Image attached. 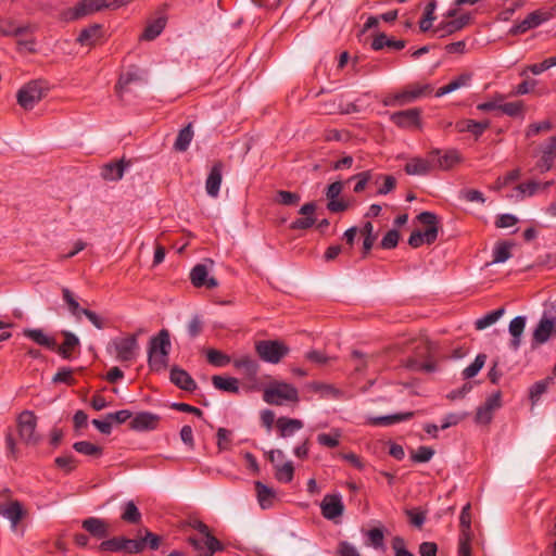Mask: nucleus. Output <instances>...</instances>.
Segmentation results:
<instances>
[{"instance_id": "nucleus-8", "label": "nucleus", "mask_w": 556, "mask_h": 556, "mask_svg": "<svg viewBox=\"0 0 556 556\" xmlns=\"http://www.w3.org/2000/svg\"><path fill=\"white\" fill-rule=\"evenodd\" d=\"M20 439L26 445H37L41 437L37 433V416L31 410H23L16 420Z\"/></svg>"}, {"instance_id": "nucleus-34", "label": "nucleus", "mask_w": 556, "mask_h": 556, "mask_svg": "<svg viewBox=\"0 0 556 556\" xmlns=\"http://www.w3.org/2000/svg\"><path fill=\"white\" fill-rule=\"evenodd\" d=\"M472 79L471 73H463L459 76L452 79L447 85L439 88L435 92V97H443L447 93H451L459 88L466 87L470 84Z\"/></svg>"}, {"instance_id": "nucleus-3", "label": "nucleus", "mask_w": 556, "mask_h": 556, "mask_svg": "<svg viewBox=\"0 0 556 556\" xmlns=\"http://www.w3.org/2000/svg\"><path fill=\"white\" fill-rule=\"evenodd\" d=\"M417 219L427 226V228L421 231V230H414L409 238H408V244L412 247V248H419L420 245L422 244H431L433 243L437 238H438V233H439V220H438V216L434 214V213H431V212H421L418 216H417Z\"/></svg>"}, {"instance_id": "nucleus-25", "label": "nucleus", "mask_w": 556, "mask_h": 556, "mask_svg": "<svg viewBox=\"0 0 556 556\" xmlns=\"http://www.w3.org/2000/svg\"><path fill=\"white\" fill-rule=\"evenodd\" d=\"M83 528L97 539H104L109 535V525L105 520L90 517L83 521Z\"/></svg>"}, {"instance_id": "nucleus-47", "label": "nucleus", "mask_w": 556, "mask_h": 556, "mask_svg": "<svg viewBox=\"0 0 556 556\" xmlns=\"http://www.w3.org/2000/svg\"><path fill=\"white\" fill-rule=\"evenodd\" d=\"M435 9H437L435 0H431L426 4L424 16L419 22V28L421 31L425 33L431 28L432 23L435 20V15H434Z\"/></svg>"}, {"instance_id": "nucleus-24", "label": "nucleus", "mask_w": 556, "mask_h": 556, "mask_svg": "<svg viewBox=\"0 0 556 556\" xmlns=\"http://www.w3.org/2000/svg\"><path fill=\"white\" fill-rule=\"evenodd\" d=\"M223 168L224 166L222 162H216L212 166L208 176L205 180L206 193L212 198H217L219 194V189L223 179Z\"/></svg>"}, {"instance_id": "nucleus-20", "label": "nucleus", "mask_w": 556, "mask_h": 556, "mask_svg": "<svg viewBox=\"0 0 556 556\" xmlns=\"http://www.w3.org/2000/svg\"><path fill=\"white\" fill-rule=\"evenodd\" d=\"M430 354V345L428 343H422L417 348L416 356L409 358L407 361L406 366L412 370L417 371H433L434 364L430 361H420L419 357H428Z\"/></svg>"}, {"instance_id": "nucleus-44", "label": "nucleus", "mask_w": 556, "mask_h": 556, "mask_svg": "<svg viewBox=\"0 0 556 556\" xmlns=\"http://www.w3.org/2000/svg\"><path fill=\"white\" fill-rule=\"evenodd\" d=\"M121 518L127 523L137 525L141 521V513L132 501H128L123 507Z\"/></svg>"}, {"instance_id": "nucleus-37", "label": "nucleus", "mask_w": 556, "mask_h": 556, "mask_svg": "<svg viewBox=\"0 0 556 556\" xmlns=\"http://www.w3.org/2000/svg\"><path fill=\"white\" fill-rule=\"evenodd\" d=\"M101 37V25L93 24L81 29L77 37V41L81 46H93Z\"/></svg>"}, {"instance_id": "nucleus-40", "label": "nucleus", "mask_w": 556, "mask_h": 556, "mask_svg": "<svg viewBox=\"0 0 556 556\" xmlns=\"http://www.w3.org/2000/svg\"><path fill=\"white\" fill-rule=\"evenodd\" d=\"M193 138L192 125L188 124L180 129L174 143V149L179 152H185L190 146Z\"/></svg>"}, {"instance_id": "nucleus-12", "label": "nucleus", "mask_w": 556, "mask_h": 556, "mask_svg": "<svg viewBox=\"0 0 556 556\" xmlns=\"http://www.w3.org/2000/svg\"><path fill=\"white\" fill-rule=\"evenodd\" d=\"M324 518L334 520L343 515L344 504L340 494H326L320 503Z\"/></svg>"}, {"instance_id": "nucleus-54", "label": "nucleus", "mask_w": 556, "mask_h": 556, "mask_svg": "<svg viewBox=\"0 0 556 556\" xmlns=\"http://www.w3.org/2000/svg\"><path fill=\"white\" fill-rule=\"evenodd\" d=\"M98 549L105 553L124 552L123 538H113L102 541L99 544Z\"/></svg>"}, {"instance_id": "nucleus-21", "label": "nucleus", "mask_w": 556, "mask_h": 556, "mask_svg": "<svg viewBox=\"0 0 556 556\" xmlns=\"http://www.w3.org/2000/svg\"><path fill=\"white\" fill-rule=\"evenodd\" d=\"M433 166L443 170H448L462 161L460 154L456 150H448L443 155H440L439 150H433L430 153Z\"/></svg>"}, {"instance_id": "nucleus-19", "label": "nucleus", "mask_w": 556, "mask_h": 556, "mask_svg": "<svg viewBox=\"0 0 556 556\" xmlns=\"http://www.w3.org/2000/svg\"><path fill=\"white\" fill-rule=\"evenodd\" d=\"M236 369L241 371L249 381L255 382L260 370V364L250 355H241L232 361Z\"/></svg>"}, {"instance_id": "nucleus-11", "label": "nucleus", "mask_w": 556, "mask_h": 556, "mask_svg": "<svg viewBox=\"0 0 556 556\" xmlns=\"http://www.w3.org/2000/svg\"><path fill=\"white\" fill-rule=\"evenodd\" d=\"M551 13L542 12V11H533L530 14L526 16L525 20L521 22L515 24L510 29L508 30V34L511 36H517L520 34H525L528 30L535 28L540 26L542 23L549 20Z\"/></svg>"}, {"instance_id": "nucleus-53", "label": "nucleus", "mask_w": 556, "mask_h": 556, "mask_svg": "<svg viewBox=\"0 0 556 556\" xmlns=\"http://www.w3.org/2000/svg\"><path fill=\"white\" fill-rule=\"evenodd\" d=\"M368 542L366 543L369 546H372L376 549L384 548V534L383 531L379 528L370 529L366 532Z\"/></svg>"}, {"instance_id": "nucleus-62", "label": "nucleus", "mask_w": 556, "mask_h": 556, "mask_svg": "<svg viewBox=\"0 0 556 556\" xmlns=\"http://www.w3.org/2000/svg\"><path fill=\"white\" fill-rule=\"evenodd\" d=\"M519 177H520V169L519 168L513 169L509 173H507L505 176L498 177L496 179V181L494 182L493 189L501 190L504 187H506L507 185H509L510 182L519 179Z\"/></svg>"}, {"instance_id": "nucleus-56", "label": "nucleus", "mask_w": 556, "mask_h": 556, "mask_svg": "<svg viewBox=\"0 0 556 556\" xmlns=\"http://www.w3.org/2000/svg\"><path fill=\"white\" fill-rule=\"evenodd\" d=\"M414 416L413 412L404 413V414H394L389 416H382L374 419L375 425L389 426L394 422L408 420Z\"/></svg>"}, {"instance_id": "nucleus-48", "label": "nucleus", "mask_w": 556, "mask_h": 556, "mask_svg": "<svg viewBox=\"0 0 556 556\" xmlns=\"http://www.w3.org/2000/svg\"><path fill=\"white\" fill-rule=\"evenodd\" d=\"M511 248H513V243H510V242H506V241L498 242L494 247V250H493V261H492V264L504 263L508 258H510V256H511V253H510Z\"/></svg>"}, {"instance_id": "nucleus-51", "label": "nucleus", "mask_w": 556, "mask_h": 556, "mask_svg": "<svg viewBox=\"0 0 556 556\" xmlns=\"http://www.w3.org/2000/svg\"><path fill=\"white\" fill-rule=\"evenodd\" d=\"M500 111L510 117L523 116L525 106L522 101L501 102Z\"/></svg>"}, {"instance_id": "nucleus-27", "label": "nucleus", "mask_w": 556, "mask_h": 556, "mask_svg": "<svg viewBox=\"0 0 556 556\" xmlns=\"http://www.w3.org/2000/svg\"><path fill=\"white\" fill-rule=\"evenodd\" d=\"M490 127L489 121L476 122L473 119H462L455 124L458 132H470L479 138Z\"/></svg>"}, {"instance_id": "nucleus-10", "label": "nucleus", "mask_w": 556, "mask_h": 556, "mask_svg": "<svg viewBox=\"0 0 556 556\" xmlns=\"http://www.w3.org/2000/svg\"><path fill=\"white\" fill-rule=\"evenodd\" d=\"M43 89L39 81H30L17 92V103L25 110H31L42 98Z\"/></svg>"}, {"instance_id": "nucleus-15", "label": "nucleus", "mask_w": 556, "mask_h": 556, "mask_svg": "<svg viewBox=\"0 0 556 556\" xmlns=\"http://www.w3.org/2000/svg\"><path fill=\"white\" fill-rule=\"evenodd\" d=\"M556 159V137H551L542 148L541 159L535 164L533 170L539 173H546L554 166Z\"/></svg>"}, {"instance_id": "nucleus-6", "label": "nucleus", "mask_w": 556, "mask_h": 556, "mask_svg": "<svg viewBox=\"0 0 556 556\" xmlns=\"http://www.w3.org/2000/svg\"><path fill=\"white\" fill-rule=\"evenodd\" d=\"M108 350L114 354L118 362L135 361L139 350L137 334L132 333L113 339Z\"/></svg>"}, {"instance_id": "nucleus-14", "label": "nucleus", "mask_w": 556, "mask_h": 556, "mask_svg": "<svg viewBox=\"0 0 556 556\" xmlns=\"http://www.w3.org/2000/svg\"><path fill=\"white\" fill-rule=\"evenodd\" d=\"M502 405L501 392H495L486 399L483 405L478 407L476 422L486 425L493 418V413Z\"/></svg>"}, {"instance_id": "nucleus-43", "label": "nucleus", "mask_w": 556, "mask_h": 556, "mask_svg": "<svg viewBox=\"0 0 556 556\" xmlns=\"http://www.w3.org/2000/svg\"><path fill=\"white\" fill-rule=\"evenodd\" d=\"M63 336L64 342L59 346L58 352L62 357L68 358L72 351L79 345V339L70 331H63Z\"/></svg>"}, {"instance_id": "nucleus-28", "label": "nucleus", "mask_w": 556, "mask_h": 556, "mask_svg": "<svg viewBox=\"0 0 556 556\" xmlns=\"http://www.w3.org/2000/svg\"><path fill=\"white\" fill-rule=\"evenodd\" d=\"M527 318L525 316H517L510 320L508 331L511 336L510 348L517 351L521 344V337L526 328Z\"/></svg>"}, {"instance_id": "nucleus-63", "label": "nucleus", "mask_w": 556, "mask_h": 556, "mask_svg": "<svg viewBox=\"0 0 556 556\" xmlns=\"http://www.w3.org/2000/svg\"><path fill=\"white\" fill-rule=\"evenodd\" d=\"M62 293H63V300L68 305L70 312L75 316H78L79 314H81L83 308H80L79 303L75 300L74 294L71 292V290L67 288H64L62 290Z\"/></svg>"}, {"instance_id": "nucleus-42", "label": "nucleus", "mask_w": 556, "mask_h": 556, "mask_svg": "<svg viewBox=\"0 0 556 556\" xmlns=\"http://www.w3.org/2000/svg\"><path fill=\"white\" fill-rule=\"evenodd\" d=\"M311 389L319 393L323 399H340L342 396L339 389L328 383L314 382L311 384Z\"/></svg>"}, {"instance_id": "nucleus-38", "label": "nucleus", "mask_w": 556, "mask_h": 556, "mask_svg": "<svg viewBox=\"0 0 556 556\" xmlns=\"http://www.w3.org/2000/svg\"><path fill=\"white\" fill-rule=\"evenodd\" d=\"M384 47L402 50L405 47V41L391 39L386 34L377 35L371 42V48L374 50H381Z\"/></svg>"}, {"instance_id": "nucleus-45", "label": "nucleus", "mask_w": 556, "mask_h": 556, "mask_svg": "<svg viewBox=\"0 0 556 556\" xmlns=\"http://www.w3.org/2000/svg\"><path fill=\"white\" fill-rule=\"evenodd\" d=\"M73 448L80 454L92 456V457H100L103 453V450L101 446L93 444L89 441H78L75 442L73 445Z\"/></svg>"}, {"instance_id": "nucleus-49", "label": "nucleus", "mask_w": 556, "mask_h": 556, "mask_svg": "<svg viewBox=\"0 0 556 556\" xmlns=\"http://www.w3.org/2000/svg\"><path fill=\"white\" fill-rule=\"evenodd\" d=\"M375 184L379 185L377 193L384 195L394 190L396 186V179L391 175H378L375 178Z\"/></svg>"}, {"instance_id": "nucleus-55", "label": "nucleus", "mask_w": 556, "mask_h": 556, "mask_svg": "<svg viewBox=\"0 0 556 556\" xmlns=\"http://www.w3.org/2000/svg\"><path fill=\"white\" fill-rule=\"evenodd\" d=\"M485 359L486 356L484 354L477 355L475 361L463 370V377L465 379L473 378L483 367Z\"/></svg>"}, {"instance_id": "nucleus-23", "label": "nucleus", "mask_w": 556, "mask_h": 556, "mask_svg": "<svg viewBox=\"0 0 556 556\" xmlns=\"http://www.w3.org/2000/svg\"><path fill=\"white\" fill-rule=\"evenodd\" d=\"M35 29L36 26L33 24L17 26L11 18L0 20V36L3 37H18L25 34H31Z\"/></svg>"}, {"instance_id": "nucleus-58", "label": "nucleus", "mask_w": 556, "mask_h": 556, "mask_svg": "<svg viewBox=\"0 0 556 556\" xmlns=\"http://www.w3.org/2000/svg\"><path fill=\"white\" fill-rule=\"evenodd\" d=\"M506 96L503 93H495L490 100L479 103L477 110L482 112H490L500 110L501 102L505 101Z\"/></svg>"}, {"instance_id": "nucleus-36", "label": "nucleus", "mask_w": 556, "mask_h": 556, "mask_svg": "<svg viewBox=\"0 0 556 556\" xmlns=\"http://www.w3.org/2000/svg\"><path fill=\"white\" fill-rule=\"evenodd\" d=\"M212 383L215 389L229 392L239 393V380L235 377L213 376Z\"/></svg>"}, {"instance_id": "nucleus-26", "label": "nucleus", "mask_w": 556, "mask_h": 556, "mask_svg": "<svg viewBox=\"0 0 556 556\" xmlns=\"http://www.w3.org/2000/svg\"><path fill=\"white\" fill-rule=\"evenodd\" d=\"M432 168H433L432 160L422 159V157H413L406 163L404 170L407 175L424 176V175L429 174Z\"/></svg>"}, {"instance_id": "nucleus-16", "label": "nucleus", "mask_w": 556, "mask_h": 556, "mask_svg": "<svg viewBox=\"0 0 556 556\" xmlns=\"http://www.w3.org/2000/svg\"><path fill=\"white\" fill-rule=\"evenodd\" d=\"M0 515L10 521L11 529L14 531L20 521L26 516V510L21 502L10 501L0 505Z\"/></svg>"}, {"instance_id": "nucleus-22", "label": "nucleus", "mask_w": 556, "mask_h": 556, "mask_svg": "<svg viewBox=\"0 0 556 556\" xmlns=\"http://www.w3.org/2000/svg\"><path fill=\"white\" fill-rule=\"evenodd\" d=\"M190 280L197 288L206 287L208 289H214L218 286V282L214 277L208 278V270L203 264H198L191 269Z\"/></svg>"}, {"instance_id": "nucleus-52", "label": "nucleus", "mask_w": 556, "mask_h": 556, "mask_svg": "<svg viewBox=\"0 0 556 556\" xmlns=\"http://www.w3.org/2000/svg\"><path fill=\"white\" fill-rule=\"evenodd\" d=\"M206 358L210 364L216 367H224L231 362V358L227 354L215 349L206 351Z\"/></svg>"}, {"instance_id": "nucleus-13", "label": "nucleus", "mask_w": 556, "mask_h": 556, "mask_svg": "<svg viewBox=\"0 0 556 556\" xmlns=\"http://www.w3.org/2000/svg\"><path fill=\"white\" fill-rule=\"evenodd\" d=\"M421 111L417 108L392 113L390 119L399 127L412 129L420 128Z\"/></svg>"}, {"instance_id": "nucleus-57", "label": "nucleus", "mask_w": 556, "mask_h": 556, "mask_svg": "<svg viewBox=\"0 0 556 556\" xmlns=\"http://www.w3.org/2000/svg\"><path fill=\"white\" fill-rule=\"evenodd\" d=\"M459 533H472L471 530V506L470 504H466L459 516Z\"/></svg>"}, {"instance_id": "nucleus-46", "label": "nucleus", "mask_w": 556, "mask_h": 556, "mask_svg": "<svg viewBox=\"0 0 556 556\" xmlns=\"http://www.w3.org/2000/svg\"><path fill=\"white\" fill-rule=\"evenodd\" d=\"M505 313L504 307H500L484 315L483 317L476 320L475 326L477 330H483L493 324H495Z\"/></svg>"}, {"instance_id": "nucleus-7", "label": "nucleus", "mask_w": 556, "mask_h": 556, "mask_svg": "<svg viewBox=\"0 0 556 556\" xmlns=\"http://www.w3.org/2000/svg\"><path fill=\"white\" fill-rule=\"evenodd\" d=\"M433 91L430 84H412L404 90L384 99V105H405L417 99L429 96Z\"/></svg>"}, {"instance_id": "nucleus-2", "label": "nucleus", "mask_w": 556, "mask_h": 556, "mask_svg": "<svg viewBox=\"0 0 556 556\" xmlns=\"http://www.w3.org/2000/svg\"><path fill=\"white\" fill-rule=\"evenodd\" d=\"M556 334V301H548L544 304L543 314L533 329L531 348L546 343L553 336Z\"/></svg>"}, {"instance_id": "nucleus-60", "label": "nucleus", "mask_w": 556, "mask_h": 556, "mask_svg": "<svg viewBox=\"0 0 556 556\" xmlns=\"http://www.w3.org/2000/svg\"><path fill=\"white\" fill-rule=\"evenodd\" d=\"M473 533H459L458 556H471V541Z\"/></svg>"}, {"instance_id": "nucleus-41", "label": "nucleus", "mask_w": 556, "mask_h": 556, "mask_svg": "<svg viewBox=\"0 0 556 556\" xmlns=\"http://www.w3.org/2000/svg\"><path fill=\"white\" fill-rule=\"evenodd\" d=\"M275 477L279 482L289 483L293 479L294 467L292 462L287 460L281 464H275Z\"/></svg>"}, {"instance_id": "nucleus-30", "label": "nucleus", "mask_w": 556, "mask_h": 556, "mask_svg": "<svg viewBox=\"0 0 556 556\" xmlns=\"http://www.w3.org/2000/svg\"><path fill=\"white\" fill-rule=\"evenodd\" d=\"M470 22V16L468 14L462 15L458 18L447 21V22H441L437 28L434 29L435 33H441V36L444 35H451L455 31H458L463 29L465 26H467Z\"/></svg>"}, {"instance_id": "nucleus-39", "label": "nucleus", "mask_w": 556, "mask_h": 556, "mask_svg": "<svg viewBox=\"0 0 556 556\" xmlns=\"http://www.w3.org/2000/svg\"><path fill=\"white\" fill-rule=\"evenodd\" d=\"M125 167L124 161L105 164L102 168V177L105 180H119L124 175Z\"/></svg>"}, {"instance_id": "nucleus-31", "label": "nucleus", "mask_w": 556, "mask_h": 556, "mask_svg": "<svg viewBox=\"0 0 556 556\" xmlns=\"http://www.w3.org/2000/svg\"><path fill=\"white\" fill-rule=\"evenodd\" d=\"M167 23V17L165 15H161L155 20L148 23L143 33L140 36L141 40L151 41L159 37L164 30Z\"/></svg>"}, {"instance_id": "nucleus-64", "label": "nucleus", "mask_w": 556, "mask_h": 556, "mask_svg": "<svg viewBox=\"0 0 556 556\" xmlns=\"http://www.w3.org/2000/svg\"><path fill=\"white\" fill-rule=\"evenodd\" d=\"M392 548L394 551V556H414L407 548L403 538L395 536L392 540Z\"/></svg>"}, {"instance_id": "nucleus-5", "label": "nucleus", "mask_w": 556, "mask_h": 556, "mask_svg": "<svg viewBox=\"0 0 556 556\" xmlns=\"http://www.w3.org/2000/svg\"><path fill=\"white\" fill-rule=\"evenodd\" d=\"M104 9H113L112 0H80L74 7L65 9L61 18L72 22Z\"/></svg>"}, {"instance_id": "nucleus-61", "label": "nucleus", "mask_w": 556, "mask_h": 556, "mask_svg": "<svg viewBox=\"0 0 556 556\" xmlns=\"http://www.w3.org/2000/svg\"><path fill=\"white\" fill-rule=\"evenodd\" d=\"M216 435L219 452L229 450L232 432L226 428H218Z\"/></svg>"}, {"instance_id": "nucleus-9", "label": "nucleus", "mask_w": 556, "mask_h": 556, "mask_svg": "<svg viewBox=\"0 0 556 556\" xmlns=\"http://www.w3.org/2000/svg\"><path fill=\"white\" fill-rule=\"evenodd\" d=\"M255 351L264 362L277 364L289 353V348L277 340H263L256 342Z\"/></svg>"}, {"instance_id": "nucleus-4", "label": "nucleus", "mask_w": 556, "mask_h": 556, "mask_svg": "<svg viewBox=\"0 0 556 556\" xmlns=\"http://www.w3.org/2000/svg\"><path fill=\"white\" fill-rule=\"evenodd\" d=\"M263 400L269 405L281 406L289 402L298 403V389L287 382L274 381L269 383L263 392Z\"/></svg>"}, {"instance_id": "nucleus-18", "label": "nucleus", "mask_w": 556, "mask_h": 556, "mask_svg": "<svg viewBox=\"0 0 556 556\" xmlns=\"http://www.w3.org/2000/svg\"><path fill=\"white\" fill-rule=\"evenodd\" d=\"M315 212L316 204L314 202L305 203L299 211V214L303 215V217L294 219L290 224V228L293 230H305L313 227L316 223Z\"/></svg>"}, {"instance_id": "nucleus-29", "label": "nucleus", "mask_w": 556, "mask_h": 556, "mask_svg": "<svg viewBox=\"0 0 556 556\" xmlns=\"http://www.w3.org/2000/svg\"><path fill=\"white\" fill-rule=\"evenodd\" d=\"M170 381L185 391H193L197 388L195 381L184 369L174 367L170 370Z\"/></svg>"}, {"instance_id": "nucleus-59", "label": "nucleus", "mask_w": 556, "mask_h": 556, "mask_svg": "<svg viewBox=\"0 0 556 556\" xmlns=\"http://www.w3.org/2000/svg\"><path fill=\"white\" fill-rule=\"evenodd\" d=\"M301 200L300 194L291 191L279 190L276 193V202L282 205H296Z\"/></svg>"}, {"instance_id": "nucleus-1", "label": "nucleus", "mask_w": 556, "mask_h": 556, "mask_svg": "<svg viewBox=\"0 0 556 556\" xmlns=\"http://www.w3.org/2000/svg\"><path fill=\"white\" fill-rule=\"evenodd\" d=\"M170 346L169 332L166 329H162L155 337L150 339L148 363L151 370L161 371L166 369Z\"/></svg>"}, {"instance_id": "nucleus-33", "label": "nucleus", "mask_w": 556, "mask_h": 556, "mask_svg": "<svg viewBox=\"0 0 556 556\" xmlns=\"http://www.w3.org/2000/svg\"><path fill=\"white\" fill-rule=\"evenodd\" d=\"M255 490L257 495V501L260 506L263 509H268L273 507L275 498H276V492L274 489L268 488L266 484H264L261 481L255 482Z\"/></svg>"}, {"instance_id": "nucleus-35", "label": "nucleus", "mask_w": 556, "mask_h": 556, "mask_svg": "<svg viewBox=\"0 0 556 556\" xmlns=\"http://www.w3.org/2000/svg\"><path fill=\"white\" fill-rule=\"evenodd\" d=\"M23 334L35 343L51 350L56 345L55 340L45 333L41 329H24Z\"/></svg>"}, {"instance_id": "nucleus-32", "label": "nucleus", "mask_w": 556, "mask_h": 556, "mask_svg": "<svg viewBox=\"0 0 556 556\" xmlns=\"http://www.w3.org/2000/svg\"><path fill=\"white\" fill-rule=\"evenodd\" d=\"M276 427L281 438H288L291 437L295 431L302 429L303 422L302 420L295 418L280 417L276 421Z\"/></svg>"}, {"instance_id": "nucleus-17", "label": "nucleus", "mask_w": 556, "mask_h": 556, "mask_svg": "<svg viewBox=\"0 0 556 556\" xmlns=\"http://www.w3.org/2000/svg\"><path fill=\"white\" fill-rule=\"evenodd\" d=\"M160 419V416L156 414L140 412L131 418L129 427L135 431H150L157 428Z\"/></svg>"}, {"instance_id": "nucleus-50", "label": "nucleus", "mask_w": 556, "mask_h": 556, "mask_svg": "<svg viewBox=\"0 0 556 556\" xmlns=\"http://www.w3.org/2000/svg\"><path fill=\"white\" fill-rule=\"evenodd\" d=\"M341 432L339 429H332L329 433H319L317 435V442L319 445L333 448L340 443Z\"/></svg>"}]
</instances>
